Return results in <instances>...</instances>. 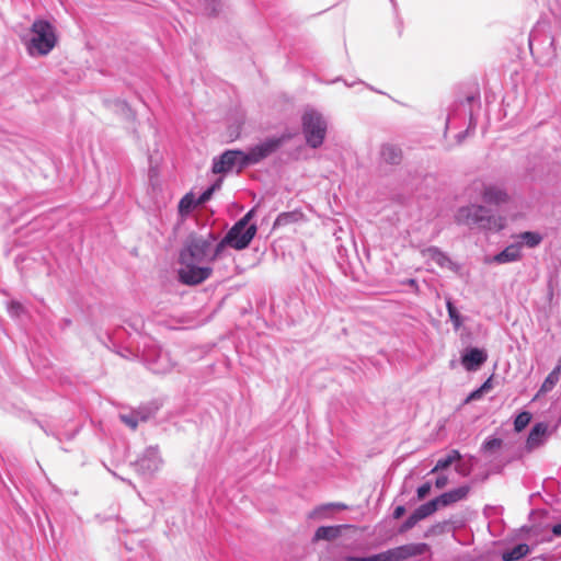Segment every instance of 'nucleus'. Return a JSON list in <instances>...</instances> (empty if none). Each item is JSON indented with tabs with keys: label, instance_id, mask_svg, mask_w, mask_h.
<instances>
[{
	"label": "nucleus",
	"instance_id": "1",
	"mask_svg": "<svg viewBox=\"0 0 561 561\" xmlns=\"http://www.w3.org/2000/svg\"><path fill=\"white\" fill-rule=\"evenodd\" d=\"M225 254L222 243L217 236L208 232L206 237H192L180 252V262L195 261L209 264Z\"/></svg>",
	"mask_w": 561,
	"mask_h": 561
},
{
	"label": "nucleus",
	"instance_id": "2",
	"mask_svg": "<svg viewBox=\"0 0 561 561\" xmlns=\"http://www.w3.org/2000/svg\"><path fill=\"white\" fill-rule=\"evenodd\" d=\"M455 221L469 228L499 231L503 228L502 219L492 211L478 204H470L458 208L455 214Z\"/></svg>",
	"mask_w": 561,
	"mask_h": 561
},
{
	"label": "nucleus",
	"instance_id": "3",
	"mask_svg": "<svg viewBox=\"0 0 561 561\" xmlns=\"http://www.w3.org/2000/svg\"><path fill=\"white\" fill-rule=\"evenodd\" d=\"M30 31L27 53L33 57L48 55L57 44L55 27L48 21L38 19L33 22Z\"/></svg>",
	"mask_w": 561,
	"mask_h": 561
},
{
	"label": "nucleus",
	"instance_id": "4",
	"mask_svg": "<svg viewBox=\"0 0 561 561\" xmlns=\"http://www.w3.org/2000/svg\"><path fill=\"white\" fill-rule=\"evenodd\" d=\"M301 126L306 144L312 149L321 147L328 130V121L323 114L307 107L301 116Z\"/></svg>",
	"mask_w": 561,
	"mask_h": 561
},
{
	"label": "nucleus",
	"instance_id": "5",
	"mask_svg": "<svg viewBox=\"0 0 561 561\" xmlns=\"http://www.w3.org/2000/svg\"><path fill=\"white\" fill-rule=\"evenodd\" d=\"M253 210L247 213L240 220H238L226 236L220 240L224 251L229 245L236 250H243L249 247L251 241L256 234L257 228L255 225H249Z\"/></svg>",
	"mask_w": 561,
	"mask_h": 561
},
{
	"label": "nucleus",
	"instance_id": "6",
	"mask_svg": "<svg viewBox=\"0 0 561 561\" xmlns=\"http://www.w3.org/2000/svg\"><path fill=\"white\" fill-rule=\"evenodd\" d=\"M289 136L282 135L280 137L266 138L264 141L251 147L247 152L243 151L241 167H249L256 164L275 152Z\"/></svg>",
	"mask_w": 561,
	"mask_h": 561
},
{
	"label": "nucleus",
	"instance_id": "7",
	"mask_svg": "<svg viewBox=\"0 0 561 561\" xmlns=\"http://www.w3.org/2000/svg\"><path fill=\"white\" fill-rule=\"evenodd\" d=\"M144 360L154 374H167L174 367V362L168 351L152 345L145 350Z\"/></svg>",
	"mask_w": 561,
	"mask_h": 561
},
{
	"label": "nucleus",
	"instance_id": "8",
	"mask_svg": "<svg viewBox=\"0 0 561 561\" xmlns=\"http://www.w3.org/2000/svg\"><path fill=\"white\" fill-rule=\"evenodd\" d=\"M179 279L190 286L198 285L208 279L213 273L209 265H201L195 261L180 262Z\"/></svg>",
	"mask_w": 561,
	"mask_h": 561
},
{
	"label": "nucleus",
	"instance_id": "9",
	"mask_svg": "<svg viewBox=\"0 0 561 561\" xmlns=\"http://www.w3.org/2000/svg\"><path fill=\"white\" fill-rule=\"evenodd\" d=\"M474 191H479L483 202L488 205L501 206L507 204L511 199L508 193L502 185L485 184L482 181L472 183Z\"/></svg>",
	"mask_w": 561,
	"mask_h": 561
},
{
	"label": "nucleus",
	"instance_id": "10",
	"mask_svg": "<svg viewBox=\"0 0 561 561\" xmlns=\"http://www.w3.org/2000/svg\"><path fill=\"white\" fill-rule=\"evenodd\" d=\"M243 151L241 150H226L222 154L214 158L211 170L215 174L227 173L238 168L241 171L245 167H241Z\"/></svg>",
	"mask_w": 561,
	"mask_h": 561
},
{
	"label": "nucleus",
	"instance_id": "11",
	"mask_svg": "<svg viewBox=\"0 0 561 561\" xmlns=\"http://www.w3.org/2000/svg\"><path fill=\"white\" fill-rule=\"evenodd\" d=\"M162 460L157 447H148L142 456L136 461V471L144 477H150L161 467Z\"/></svg>",
	"mask_w": 561,
	"mask_h": 561
},
{
	"label": "nucleus",
	"instance_id": "12",
	"mask_svg": "<svg viewBox=\"0 0 561 561\" xmlns=\"http://www.w3.org/2000/svg\"><path fill=\"white\" fill-rule=\"evenodd\" d=\"M486 359V351L478 347H469L461 355V364L467 371L478 370Z\"/></svg>",
	"mask_w": 561,
	"mask_h": 561
},
{
	"label": "nucleus",
	"instance_id": "13",
	"mask_svg": "<svg viewBox=\"0 0 561 561\" xmlns=\"http://www.w3.org/2000/svg\"><path fill=\"white\" fill-rule=\"evenodd\" d=\"M428 549V546L424 542L420 543H408L400 547H396L391 550L392 561L405 560L410 557H416L423 554Z\"/></svg>",
	"mask_w": 561,
	"mask_h": 561
},
{
	"label": "nucleus",
	"instance_id": "14",
	"mask_svg": "<svg viewBox=\"0 0 561 561\" xmlns=\"http://www.w3.org/2000/svg\"><path fill=\"white\" fill-rule=\"evenodd\" d=\"M548 436V425L546 423H536L527 437L526 448L528 450H534L540 446H542Z\"/></svg>",
	"mask_w": 561,
	"mask_h": 561
},
{
	"label": "nucleus",
	"instance_id": "15",
	"mask_svg": "<svg viewBox=\"0 0 561 561\" xmlns=\"http://www.w3.org/2000/svg\"><path fill=\"white\" fill-rule=\"evenodd\" d=\"M522 242H516L507 245L504 250H502L500 253L495 254L491 262H494L496 264H506L512 262H517L522 257Z\"/></svg>",
	"mask_w": 561,
	"mask_h": 561
},
{
	"label": "nucleus",
	"instance_id": "16",
	"mask_svg": "<svg viewBox=\"0 0 561 561\" xmlns=\"http://www.w3.org/2000/svg\"><path fill=\"white\" fill-rule=\"evenodd\" d=\"M423 255L432 259L440 267L448 268L453 272H456L459 268L458 264L451 261V259L437 247H428L424 249Z\"/></svg>",
	"mask_w": 561,
	"mask_h": 561
},
{
	"label": "nucleus",
	"instance_id": "17",
	"mask_svg": "<svg viewBox=\"0 0 561 561\" xmlns=\"http://www.w3.org/2000/svg\"><path fill=\"white\" fill-rule=\"evenodd\" d=\"M469 491L470 488L468 485H461L459 488L440 494L439 496L435 497V500L439 507H446L454 503L465 500Z\"/></svg>",
	"mask_w": 561,
	"mask_h": 561
},
{
	"label": "nucleus",
	"instance_id": "18",
	"mask_svg": "<svg viewBox=\"0 0 561 561\" xmlns=\"http://www.w3.org/2000/svg\"><path fill=\"white\" fill-rule=\"evenodd\" d=\"M346 527H348V526L347 525L320 526L314 533L313 540L314 541H319V540L332 541V540L336 539L341 535L342 529L346 528Z\"/></svg>",
	"mask_w": 561,
	"mask_h": 561
},
{
	"label": "nucleus",
	"instance_id": "19",
	"mask_svg": "<svg viewBox=\"0 0 561 561\" xmlns=\"http://www.w3.org/2000/svg\"><path fill=\"white\" fill-rule=\"evenodd\" d=\"M560 375H561V359L559 360L557 366L549 373V375L543 380V382L537 393V397L550 392L558 383V381L560 379Z\"/></svg>",
	"mask_w": 561,
	"mask_h": 561
},
{
	"label": "nucleus",
	"instance_id": "20",
	"mask_svg": "<svg viewBox=\"0 0 561 561\" xmlns=\"http://www.w3.org/2000/svg\"><path fill=\"white\" fill-rule=\"evenodd\" d=\"M106 105L110 110L114 111L118 115H121L123 118L127 121H134L135 119V112L130 108L128 103L126 101L116 99L113 101H107Z\"/></svg>",
	"mask_w": 561,
	"mask_h": 561
},
{
	"label": "nucleus",
	"instance_id": "21",
	"mask_svg": "<svg viewBox=\"0 0 561 561\" xmlns=\"http://www.w3.org/2000/svg\"><path fill=\"white\" fill-rule=\"evenodd\" d=\"M151 415V412L140 410V411H133L128 414H119L121 421L126 424L131 430H136L138 426L139 421H147Z\"/></svg>",
	"mask_w": 561,
	"mask_h": 561
},
{
	"label": "nucleus",
	"instance_id": "22",
	"mask_svg": "<svg viewBox=\"0 0 561 561\" xmlns=\"http://www.w3.org/2000/svg\"><path fill=\"white\" fill-rule=\"evenodd\" d=\"M381 158L385 162L390 164H398L401 161V149L391 144H385L380 151Z\"/></svg>",
	"mask_w": 561,
	"mask_h": 561
},
{
	"label": "nucleus",
	"instance_id": "23",
	"mask_svg": "<svg viewBox=\"0 0 561 561\" xmlns=\"http://www.w3.org/2000/svg\"><path fill=\"white\" fill-rule=\"evenodd\" d=\"M530 549L527 543H518L512 549L506 550L502 554L503 561H517L529 553Z\"/></svg>",
	"mask_w": 561,
	"mask_h": 561
},
{
	"label": "nucleus",
	"instance_id": "24",
	"mask_svg": "<svg viewBox=\"0 0 561 561\" xmlns=\"http://www.w3.org/2000/svg\"><path fill=\"white\" fill-rule=\"evenodd\" d=\"M346 508H347V505H345L344 503H339V502L337 503H327V504L317 506L312 512L309 513L308 517L312 518V519L321 518V517H325L327 514L333 510H346Z\"/></svg>",
	"mask_w": 561,
	"mask_h": 561
},
{
	"label": "nucleus",
	"instance_id": "25",
	"mask_svg": "<svg viewBox=\"0 0 561 561\" xmlns=\"http://www.w3.org/2000/svg\"><path fill=\"white\" fill-rule=\"evenodd\" d=\"M461 459V455L457 449H451L445 457L439 458L435 465V467L431 470L430 473H435L440 470L447 469L455 461Z\"/></svg>",
	"mask_w": 561,
	"mask_h": 561
},
{
	"label": "nucleus",
	"instance_id": "26",
	"mask_svg": "<svg viewBox=\"0 0 561 561\" xmlns=\"http://www.w3.org/2000/svg\"><path fill=\"white\" fill-rule=\"evenodd\" d=\"M438 504L436 503V500L433 499L422 505H420L415 511V515L420 520L425 519L426 517L431 516L438 510Z\"/></svg>",
	"mask_w": 561,
	"mask_h": 561
},
{
	"label": "nucleus",
	"instance_id": "27",
	"mask_svg": "<svg viewBox=\"0 0 561 561\" xmlns=\"http://www.w3.org/2000/svg\"><path fill=\"white\" fill-rule=\"evenodd\" d=\"M197 206H199L197 198H195L193 193H187L181 198L179 203V211L181 214H188Z\"/></svg>",
	"mask_w": 561,
	"mask_h": 561
},
{
	"label": "nucleus",
	"instance_id": "28",
	"mask_svg": "<svg viewBox=\"0 0 561 561\" xmlns=\"http://www.w3.org/2000/svg\"><path fill=\"white\" fill-rule=\"evenodd\" d=\"M346 561H392L391 550H387L377 554L368 557H355L351 556L346 558Z\"/></svg>",
	"mask_w": 561,
	"mask_h": 561
},
{
	"label": "nucleus",
	"instance_id": "29",
	"mask_svg": "<svg viewBox=\"0 0 561 561\" xmlns=\"http://www.w3.org/2000/svg\"><path fill=\"white\" fill-rule=\"evenodd\" d=\"M518 237L528 248H536L542 241V236L535 231H525Z\"/></svg>",
	"mask_w": 561,
	"mask_h": 561
},
{
	"label": "nucleus",
	"instance_id": "30",
	"mask_svg": "<svg viewBox=\"0 0 561 561\" xmlns=\"http://www.w3.org/2000/svg\"><path fill=\"white\" fill-rule=\"evenodd\" d=\"M202 11L207 15H215L219 11L221 0H198Z\"/></svg>",
	"mask_w": 561,
	"mask_h": 561
},
{
	"label": "nucleus",
	"instance_id": "31",
	"mask_svg": "<svg viewBox=\"0 0 561 561\" xmlns=\"http://www.w3.org/2000/svg\"><path fill=\"white\" fill-rule=\"evenodd\" d=\"M446 308H447L449 319L454 324V328L456 330L459 329L462 324V320H461L460 313L458 312L457 308L454 306V304L449 299L446 302Z\"/></svg>",
	"mask_w": 561,
	"mask_h": 561
},
{
	"label": "nucleus",
	"instance_id": "32",
	"mask_svg": "<svg viewBox=\"0 0 561 561\" xmlns=\"http://www.w3.org/2000/svg\"><path fill=\"white\" fill-rule=\"evenodd\" d=\"M531 414L527 411L520 412L514 420V428L516 432H522L530 422Z\"/></svg>",
	"mask_w": 561,
	"mask_h": 561
},
{
	"label": "nucleus",
	"instance_id": "33",
	"mask_svg": "<svg viewBox=\"0 0 561 561\" xmlns=\"http://www.w3.org/2000/svg\"><path fill=\"white\" fill-rule=\"evenodd\" d=\"M297 219L296 213H282L277 216L274 227L286 226Z\"/></svg>",
	"mask_w": 561,
	"mask_h": 561
},
{
	"label": "nucleus",
	"instance_id": "34",
	"mask_svg": "<svg viewBox=\"0 0 561 561\" xmlns=\"http://www.w3.org/2000/svg\"><path fill=\"white\" fill-rule=\"evenodd\" d=\"M501 446H502V439L492 437V438H488L483 442L482 449L485 451H490V450L499 449Z\"/></svg>",
	"mask_w": 561,
	"mask_h": 561
},
{
	"label": "nucleus",
	"instance_id": "35",
	"mask_svg": "<svg viewBox=\"0 0 561 561\" xmlns=\"http://www.w3.org/2000/svg\"><path fill=\"white\" fill-rule=\"evenodd\" d=\"M420 522V519L417 518V516L415 515V513L413 512L405 520L404 523L402 524L401 526V531H407L411 528H413L417 523Z\"/></svg>",
	"mask_w": 561,
	"mask_h": 561
},
{
	"label": "nucleus",
	"instance_id": "36",
	"mask_svg": "<svg viewBox=\"0 0 561 561\" xmlns=\"http://www.w3.org/2000/svg\"><path fill=\"white\" fill-rule=\"evenodd\" d=\"M23 306L19 301H11L8 307V311L12 317H20L23 312Z\"/></svg>",
	"mask_w": 561,
	"mask_h": 561
},
{
	"label": "nucleus",
	"instance_id": "37",
	"mask_svg": "<svg viewBox=\"0 0 561 561\" xmlns=\"http://www.w3.org/2000/svg\"><path fill=\"white\" fill-rule=\"evenodd\" d=\"M215 190H216V185H213V186H210V187L206 188V190H205V191H204V192L198 196V198H197V203H198L199 205L205 204L207 201H209V199H210V197H211V195L214 194Z\"/></svg>",
	"mask_w": 561,
	"mask_h": 561
},
{
	"label": "nucleus",
	"instance_id": "38",
	"mask_svg": "<svg viewBox=\"0 0 561 561\" xmlns=\"http://www.w3.org/2000/svg\"><path fill=\"white\" fill-rule=\"evenodd\" d=\"M432 484L430 482H425L422 485H420L416 490L417 499L423 500L426 497V495L431 492Z\"/></svg>",
	"mask_w": 561,
	"mask_h": 561
},
{
	"label": "nucleus",
	"instance_id": "39",
	"mask_svg": "<svg viewBox=\"0 0 561 561\" xmlns=\"http://www.w3.org/2000/svg\"><path fill=\"white\" fill-rule=\"evenodd\" d=\"M483 392L480 388H477L476 390L471 391L468 397L465 400V403H469L471 401L480 400L483 397Z\"/></svg>",
	"mask_w": 561,
	"mask_h": 561
},
{
	"label": "nucleus",
	"instance_id": "40",
	"mask_svg": "<svg viewBox=\"0 0 561 561\" xmlns=\"http://www.w3.org/2000/svg\"><path fill=\"white\" fill-rule=\"evenodd\" d=\"M448 483V478L445 474H440L435 480V486L437 489H444Z\"/></svg>",
	"mask_w": 561,
	"mask_h": 561
},
{
	"label": "nucleus",
	"instance_id": "41",
	"mask_svg": "<svg viewBox=\"0 0 561 561\" xmlns=\"http://www.w3.org/2000/svg\"><path fill=\"white\" fill-rule=\"evenodd\" d=\"M479 388L483 393L489 392L493 388V377H489Z\"/></svg>",
	"mask_w": 561,
	"mask_h": 561
},
{
	"label": "nucleus",
	"instance_id": "42",
	"mask_svg": "<svg viewBox=\"0 0 561 561\" xmlns=\"http://www.w3.org/2000/svg\"><path fill=\"white\" fill-rule=\"evenodd\" d=\"M404 513H405V507L403 505H399L394 508L392 515H393L394 519H399L404 515Z\"/></svg>",
	"mask_w": 561,
	"mask_h": 561
},
{
	"label": "nucleus",
	"instance_id": "43",
	"mask_svg": "<svg viewBox=\"0 0 561 561\" xmlns=\"http://www.w3.org/2000/svg\"><path fill=\"white\" fill-rule=\"evenodd\" d=\"M551 531L553 536L561 537V523L553 525Z\"/></svg>",
	"mask_w": 561,
	"mask_h": 561
},
{
	"label": "nucleus",
	"instance_id": "44",
	"mask_svg": "<svg viewBox=\"0 0 561 561\" xmlns=\"http://www.w3.org/2000/svg\"><path fill=\"white\" fill-rule=\"evenodd\" d=\"M344 83L346 87H353L355 83H360V84H365L363 81H357V82H347L346 80H344Z\"/></svg>",
	"mask_w": 561,
	"mask_h": 561
},
{
	"label": "nucleus",
	"instance_id": "45",
	"mask_svg": "<svg viewBox=\"0 0 561 561\" xmlns=\"http://www.w3.org/2000/svg\"><path fill=\"white\" fill-rule=\"evenodd\" d=\"M456 470L461 473V474H468L469 472L468 471H465L460 466H456Z\"/></svg>",
	"mask_w": 561,
	"mask_h": 561
},
{
	"label": "nucleus",
	"instance_id": "46",
	"mask_svg": "<svg viewBox=\"0 0 561 561\" xmlns=\"http://www.w3.org/2000/svg\"><path fill=\"white\" fill-rule=\"evenodd\" d=\"M465 133H460L457 135V138H458V142H460L463 138H465Z\"/></svg>",
	"mask_w": 561,
	"mask_h": 561
},
{
	"label": "nucleus",
	"instance_id": "47",
	"mask_svg": "<svg viewBox=\"0 0 561 561\" xmlns=\"http://www.w3.org/2000/svg\"><path fill=\"white\" fill-rule=\"evenodd\" d=\"M451 118H453V116H451V114H449V115L447 116V119H446V128L448 127V125H449V123H450Z\"/></svg>",
	"mask_w": 561,
	"mask_h": 561
},
{
	"label": "nucleus",
	"instance_id": "48",
	"mask_svg": "<svg viewBox=\"0 0 561 561\" xmlns=\"http://www.w3.org/2000/svg\"><path fill=\"white\" fill-rule=\"evenodd\" d=\"M409 284H410V285H415V284H416V282H415V279H409Z\"/></svg>",
	"mask_w": 561,
	"mask_h": 561
},
{
	"label": "nucleus",
	"instance_id": "49",
	"mask_svg": "<svg viewBox=\"0 0 561 561\" xmlns=\"http://www.w3.org/2000/svg\"><path fill=\"white\" fill-rule=\"evenodd\" d=\"M390 1H391L392 3H394V1H393V0H390Z\"/></svg>",
	"mask_w": 561,
	"mask_h": 561
}]
</instances>
